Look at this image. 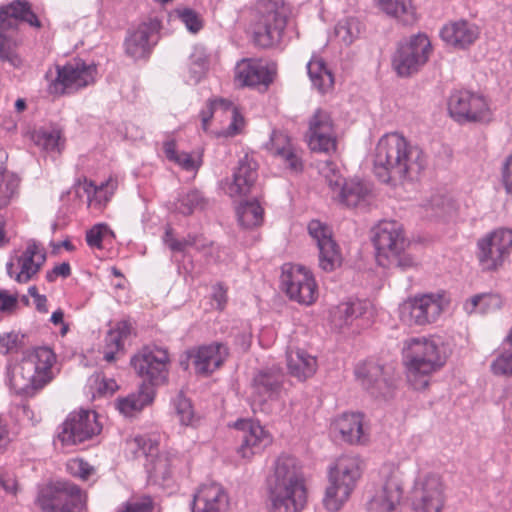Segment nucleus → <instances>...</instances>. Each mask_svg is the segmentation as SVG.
Segmentation results:
<instances>
[{
  "mask_svg": "<svg viewBox=\"0 0 512 512\" xmlns=\"http://www.w3.org/2000/svg\"><path fill=\"white\" fill-rule=\"evenodd\" d=\"M308 146L313 152L330 153L336 150V136L330 114L317 109L309 120Z\"/></svg>",
  "mask_w": 512,
  "mask_h": 512,
  "instance_id": "23",
  "label": "nucleus"
},
{
  "mask_svg": "<svg viewBox=\"0 0 512 512\" xmlns=\"http://www.w3.org/2000/svg\"><path fill=\"white\" fill-rule=\"evenodd\" d=\"M61 137V131L59 129H41L36 132L34 141L46 151L60 152L63 147Z\"/></svg>",
  "mask_w": 512,
  "mask_h": 512,
  "instance_id": "46",
  "label": "nucleus"
},
{
  "mask_svg": "<svg viewBox=\"0 0 512 512\" xmlns=\"http://www.w3.org/2000/svg\"><path fill=\"white\" fill-rule=\"evenodd\" d=\"M421 148L412 145L397 132L382 136L376 146L374 174L383 183L392 186L412 181L425 168Z\"/></svg>",
  "mask_w": 512,
  "mask_h": 512,
  "instance_id": "1",
  "label": "nucleus"
},
{
  "mask_svg": "<svg viewBox=\"0 0 512 512\" xmlns=\"http://www.w3.org/2000/svg\"><path fill=\"white\" fill-rule=\"evenodd\" d=\"M46 260V253L35 241L27 244L25 251L18 258L20 271L15 274L19 283L28 282L41 268Z\"/></svg>",
  "mask_w": 512,
  "mask_h": 512,
  "instance_id": "33",
  "label": "nucleus"
},
{
  "mask_svg": "<svg viewBox=\"0 0 512 512\" xmlns=\"http://www.w3.org/2000/svg\"><path fill=\"white\" fill-rule=\"evenodd\" d=\"M286 361L289 374L301 382L312 377L317 370L316 358L300 348H289Z\"/></svg>",
  "mask_w": 512,
  "mask_h": 512,
  "instance_id": "34",
  "label": "nucleus"
},
{
  "mask_svg": "<svg viewBox=\"0 0 512 512\" xmlns=\"http://www.w3.org/2000/svg\"><path fill=\"white\" fill-rule=\"evenodd\" d=\"M20 23H27L34 28L41 27V22L33 12L29 1L13 0L0 6V59L14 68L22 64L21 58L13 49Z\"/></svg>",
  "mask_w": 512,
  "mask_h": 512,
  "instance_id": "7",
  "label": "nucleus"
},
{
  "mask_svg": "<svg viewBox=\"0 0 512 512\" xmlns=\"http://www.w3.org/2000/svg\"><path fill=\"white\" fill-rule=\"evenodd\" d=\"M403 358L407 366L408 380L414 389H425L428 376L446 362V355L438 341L430 338H410L403 346Z\"/></svg>",
  "mask_w": 512,
  "mask_h": 512,
  "instance_id": "5",
  "label": "nucleus"
},
{
  "mask_svg": "<svg viewBox=\"0 0 512 512\" xmlns=\"http://www.w3.org/2000/svg\"><path fill=\"white\" fill-rule=\"evenodd\" d=\"M332 429L349 444H363L368 439L364 431L361 413H343L334 420Z\"/></svg>",
  "mask_w": 512,
  "mask_h": 512,
  "instance_id": "31",
  "label": "nucleus"
},
{
  "mask_svg": "<svg viewBox=\"0 0 512 512\" xmlns=\"http://www.w3.org/2000/svg\"><path fill=\"white\" fill-rule=\"evenodd\" d=\"M503 350L497 355L490 365V370L497 376L512 375V348L503 345Z\"/></svg>",
  "mask_w": 512,
  "mask_h": 512,
  "instance_id": "48",
  "label": "nucleus"
},
{
  "mask_svg": "<svg viewBox=\"0 0 512 512\" xmlns=\"http://www.w3.org/2000/svg\"><path fill=\"white\" fill-rule=\"evenodd\" d=\"M411 499L416 511L440 512L445 501L444 485L440 476L428 473L416 478Z\"/></svg>",
  "mask_w": 512,
  "mask_h": 512,
  "instance_id": "17",
  "label": "nucleus"
},
{
  "mask_svg": "<svg viewBox=\"0 0 512 512\" xmlns=\"http://www.w3.org/2000/svg\"><path fill=\"white\" fill-rule=\"evenodd\" d=\"M431 52L432 45L427 35H412L398 44L392 56V66L397 75L411 76L428 62Z\"/></svg>",
  "mask_w": 512,
  "mask_h": 512,
  "instance_id": "10",
  "label": "nucleus"
},
{
  "mask_svg": "<svg viewBox=\"0 0 512 512\" xmlns=\"http://www.w3.org/2000/svg\"><path fill=\"white\" fill-rule=\"evenodd\" d=\"M325 181L333 193V198L338 194L344 181H347L342 177L336 166L332 162H326L322 168Z\"/></svg>",
  "mask_w": 512,
  "mask_h": 512,
  "instance_id": "50",
  "label": "nucleus"
},
{
  "mask_svg": "<svg viewBox=\"0 0 512 512\" xmlns=\"http://www.w3.org/2000/svg\"><path fill=\"white\" fill-rule=\"evenodd\" d=\"M173 460L167 454H160L152 461L151 473L157 478L167 480L172 474Z\"/></svg>",
  "mask_w": 512,
  "mask_h": 512,
  "instance_id": "55",
  "label": "nucleus"
},
{
  "mask_svg": "<svg viewBox=\"0 0 512 512\" xmlns=\"http://www.w3.org/2000/svg\"><path fill=\"white\" fill-rule=\"evenodd\" d=\"M174 405L180 423L186 426L192 425L194 421V411L191 401L182 395H178Z\"/></svg>",
  "mask_w": 512,
  "mask_h": 512,
  "instance_id": "53",
  "label": "nucleus"
},
{
  "mask_svg": "<svg viewBox=\"0 0 512 512\" xmlns=\"http://www.w3.org/2000/svg\"><path fill=\"white\" fill-rule=\"evenodd\" d=\"M199 236L188 235L182 240H173L171 242V250L173 252H184L187 247H195L197 250H201L206 247L204 242L199 243Z\"/></svg>",
  "mask_w": 512,
  "mask_h": 512,
  "instance_id": "58",
  "label": "nucleus"
},
{
  "mask_svg": "<svg viewBox=\"0 0 512 512\" xmlns=\"http://www.w3.org/2000/svg\"><path fill=\"white\" fill-rule=\"evenodd\" d=\"M371 192L372 185L369 182L353 178L343 182L335 199L347 207H357L367 202Z\"/></svg>",
  "mask_w": 512,
  "mask_h": 512,
  "instance_id": "35",
  "label": "nucleus"
},
{
  "mask_svg": "<svg viewBox=\"0 0 512 512\" xmlns=\"http://www.w3.org/2000/svg\"><path fill=\"white\" fill-rule=\"evenodd\" d=\"M265 147L272 155L280 157L292 171L299 172L302 170V161L295 153L287 134L281 131H273Z\"/></svg>",
  "mask_w": 512,
  "mask_h": 512,
  "instance_id": "32",
  "label": "nucleus"
},
{
  "mask_svg": "<svg viewBox=\"0 0 512 512\" xmlns=\"http://www.w3.org/2000/svg\"><path fill=\"white\" fill-rule=\"evenodd\" d=\"M163 149L167 159L177 163L184 170L193 171L199 167L191 154L186 152H178L176 150V143L173 140L164 142Z\"/></svg>",
  "mask_w": 512,
  "mask_h": 512,
  "instance_id": "45",
  "label": "nucleus"
},
{
  "mask_svg": "<svg viewBox=\"0 0 512 512\" xmlns=\"http://www.w3.org/2000/svg\"><path fill=\"white\" fill-rule=\"evenodd\" d=\"M372 242L376 251V261L380 266L395 267L402 271L416 266V260L406 251L409 241L399 222H380L373 229Z\"/></svg>",
  "mask_w": 512,
  "mask_h": 512,
  "instance_id": "6",
  "label": "nucleus"
},
{
  "mask_svg": "<svg viewBox=\"0 0 512 512\" xmlns=\"http://www.w3.org/2000/svg\"><path fill=\"white\" fill-rule=\"evenodd\" d=\"M367 303L361 301L341 303L331 312V321L337 328L351 324L365 314Z\"/></svg>",
  "mask_w": 512,
  "mask_h": 512,
  "instance_id": "38",
  "label": "nucleus"
},
{
  "mask_svg": "<svg viewBox=\"0 0 512 512\" xmlns=\"http://www.w3.org/2000/svg\"><path fill=\"white\" fill-rule=\"evenodd\" d=\"M97 66L82 59H73L57 67V77L49 85L52 94H73L95 83Z\"/></svg>",
  "mask_w": 512,
  "mask_h": 512,
  "instance_id": "11",
  "label": "nucleus"
},
{
  "mask_svg": "<svg viewBox=\"0 0 512 512\" xmlns=\"http://www.w3.org/2000/svg\"><path fill=\"white\" fill-rule=\"evenodd\" d=\"M448 112L458 123H488L492 112L485 98L468 90L451 93L448 99Z\"/></svg>",
  "mask_w": 512,
  "mask_h": 512,
  "instance_id": "12",
  "label": "nucleus"
},
{
  "mask_svg": "<svg viewBox=\"0 0 512 512\" xmlns=\"http://www.w3.org/2000/svg\"><path fill=\"white\" fill-rule=\"evenodd\" d=\"M378 6L386 14L397 18L404 25H410L415 21V9L411 0H376Z\"/></svg>",
  "mask_w": 512,
  "mask_h": 512,
  "instance_id": "40",
  "label": "nucleus"
},
{
  "mask_svg": "<svg viewBox=\"0 0 512 512\" xmlns=\"http://www.w3.org/2000/svg\"><path fill=\"white\" fill-rule=\"evenodd\" d=\"M287 296L300 304L310 305L317 298V285L310 271L302 265L285 266L281 276Z\"/></svg>",
  "mask_w": 512,
  "mask_h": 512,
  "instance_id": "18",
  "label": "nucleus"
},
{
  "mask_svg": "<svg viewBox=\"0 0 512 512\" xmlns=\"http://www.w3.org/2000/svg\"><path fill=\"white\" fill-rule=\"evenodd\" d=\"M257 169L258 164L253 156L245 154L240 158L233 173V180L228 185L227 194L235 197L250 193L258 177Z\"/></svg>",
  "mask_w": 512,
  "mask_h": 512,
  "instance_id": "29",
  "label": "nucleus"
},
{
  "mask_svg": "<svg viewBox=\"0 0 512 512\" xmlns=\"http://www.w3.org/2000/svg\"><path fill=\"white\" fill-rule=\"evenodd\" d=\"M384 483L381 489L372 497L371 506L377 512H392L399 504L403 489L400 472L388 466L381 470Z\"/></svg>",
  "mask_w": 512,
  "mask_h": 512,
  "instance_id": "25",
  "label": "nucleus"
},
{
  "mask_svg": "<svg viewBox=\"0 0 512 512\" xmlns=\"http://www.w3.org/2000/svg\"><path fill=\"white\" fill-rule=\"evenodd\" d=\"M236 215L241 227L252 229L262 224L264 210L257 200L242 201L236 208Z\"/></svg>",
  "mask_w": 512,
  "mask_h": 512,
  "instance_id": "41",
  "label": "nucleus"
},
{
  "mask_svg": "<svg viewBox=\"0 0 512 512\" xmlns=\"http://www.w3.org/2000/svg\"><path fill=\"white\" fill-rule=\"evenodd\" d=\"M105 344L107 349L119 351L123 347V338L119 336V333L110 330L105 337Z\"/></svg>",
  "mask_w": 512,
  "mask_h": 512,
  "instance_id": "63",
  "label": "nucleus"
},
{
  "mask_svg": "<svg viewBox=\"0 0 512 512\" xmlns=\"http://www.w3.org/2000/svg\"><path fill=\"white\" fill-rule=\"evenodd\" d=\"M17 306V297L6 291H0V312H10Z\"/></svg>",
  "mask_w": 512,
  "mask_h": 512,
  "instance_id": "62",
  "label": "nucleus"
},
{
  "mask_svg": "<svg viewBox=\"0 0 512 512\" xmlns=\"http://www.w3.org/2000/svg\"><path fill=\"white\" fill-rule=\"evenodd\" d=\"M160 29L161 21L158 18L141 23L125 39L126 54L135 60L149 57L159 40Z\"/></svg>",
  "mask_w": 512,
  "mask_h": 512,
  "instance_id": "22",
  "label": "nucleus"
},
{
  "mask_svg": "<svg viewBox=\"0 0 512 512\" xmlns=\"http://www.w3.org/2000/svg\"><path fill=\"white\" fill-rule=\"evenodd\" d=\"M106 187L107 185L104 184L96 186L93 182L85 181L83 189L88 196L90 204L95 202L99 206H102L110 200L111 194H108Z\"/></svg>",
  "mask_w": 512,
  "mask_h": 512,
  "instance_id": "54",
  "label": "nucleus"
},
{
  "mask_svg": "<svg viewBox=\"0 0 512 512\" xmlns=\"http://www.w3.org/2000/svg\"><path fill=\"white\" fill-rule=\"evenodd\" d=\"M441 294H422L409 298L400 305L401 320L408 325L424 326L435 322L444 310Z\"/></svg>",
  "mask_w": 512,
  "mask_h": 512,
  "instance_id": "14",
  "label": "nucleus"
},
{
  "mask_svg": "<svg viewBox=\"0 0 512 512\" xmlns=\"http://www.w3.org/2000/svg\"><path fill=\"white\" fill-rule=\"evenodd\" d=\"M307 72L312 87L319 93L325 94L332 89L334 76L322 58L312 57L307 63Z\"/></svg>",
  "mask_w": 512,
  "mask_h": 512,
  "instance_id": "36",
  "label": "nucleus"
},
{
  "mask_svg": "<svg viewBox=\"0 0 512 512\" xmlns=\"http://www.w3.org/2000/svg\"><path fill=\"white\" fill-rule=\"evenodd\" d=\"M136 373L152 386L162 385L168 379L169 355L160 347H144L130 361Z\"/></svg>",
  "mask_w": 512,
  "mask_h": 512,
  "instance_id": "15",
  "label": "nucleus"
},
{
  "mask_svg": "<svg viewBox=\"0 0 512 512\" xmlns=\"http://www.w3.org/2000/svg\"><path fill=\"white\" fill-rule=\"evenodd\" d=\"M223 112H230L231 113V123L228 126V133L230 135H235L240 132L241 128L244 124V118L238 111L237 107L233 105L231 102V107L227 108L226 110H223Z\"/></svg>",
  "mask_w": 512,
  "mask_h": 512,
  "instance_id": "60",
  "label": "nucleus"
},
{
  "mask_svg": "<svg viewBox=\"0 0 512 512\" xmlns=\"http://www.w3.org/2000/svg\"><path fill=\"white\" fill-rule=\"evenodd\" d=\"M56 355L49 347H35L24 352L19 365L9 374L11 388L25 396H33L54 378L52 366Z\"/></svg>",
  "mask_w": 512,
  "mask_h": 512,
  "instance_id": "4",
  "label": "nucleus"
},
{
  "mask_svg": "<svg viewBox=\"0 0 512 512\" xmlns=\"http://www.w3.org/2000/svg\"><path fill=\"white\" fill-rule=\"evenodd\" d=\"M206 200L199 190L193 189L179 196L176 210L183 215H190L197 209H203Z\"/></svg>",
  "mask_w": 512,
  "mask_h": 512,
  "instance_id": "44",
  "label": "nucleus"
},
{
  "mask_svg": "<svg viewBox=\"0 0 512 512\" xmlns=\"http://www.w3.org/2000/svg\"><path fill=\"white\" fill-rule=\"evenodd\" d=\"M174 12L190 32L197 33L202 28L201 18L193 9L183 7L176 9Z\"/></svg>",
  "mask_w": 512,
  "mask_h": 512,
  "instance_id": "52",
  "label": "nucleus"
},
{
  "mask_svg": "<svg viewBox=\"0 0 512 512\" xmlns=\"http://www.w3.org/2000/svg\"><path fill=\"white\" fill-rule=\"evenodd\" d=\"M67 471L74 477L82 480H88L96 473L95 467L90 465L87 461L75 458L71 459L66 464Z\"/></svg>",
  "mask_w": 512,
  "mask_h": 512,
  "instance_id": "51",
  "label": "nucleus"
},
{
  "mask_svg": "<svg viewBox=\"0 0 512 512\" xmlns=\"http://www.w3.org/2000/svg\"><path fill=\"white\" fill-rule=\"evenodd\" d=\"M228 496L220 484L208 483L200 486L192 501V512H226Z\"/></svg>",
  "mask_w": 512,
  "mask_h": 512,
  "instance_id": "27",
  "label": "nucleus"
},
{
  "mask_svg": "<svg viewBox=\"0 0 512 512\" xmlns=\"http://www.w3.org/2000/svg\"><path fill=\"white\" fill-rule=\"evenodd\" d=\"M361 460L355 455L338 458L330 469V485L326 489L324 505L329 511H338L348 499L357 481L361 477Z\"/></svg>",
  "mask_w": 512,
  "mask_h": 512,
  "instance_id": "8",
  "label": "nucleus"
},
{
  "mask_svg": "<svg viewBox=\"0 0 512 512\" xmlns=\"http://www.w3.org/2000/svg\"><path fill=\"white\" fill-rule=\"evenodd\" d=\"M289 15L290 8L283 0H258L248 12V30L254 45L260 48L278 45Z\"/></svg>",
  "mask_w": 512,
  "mask_h": 512,
  "instance_id": "3",
  "label": "nucleus"
},
{
  "mask_svg": "<svg viewBox=\"0 0 512 512\" xmlns=\"http://www.w3.org/2000/svg\"><path fill=\"white\" fill-rule=\"evenodd\" d=\"M284 381L285 374L279 366L259 369L251 381L252 400L260 405L278 400L284 389Z\"/></svg>",
  "mask_w": 512,
  "mask_h": 512,
  "instance_id": "20",
  "label": "nucleus"
},
{
  "mask_svg": "<svg viewBox=\"0 0 512 512\" xmlns=\"http://www.w3.org/2000/svg\"><path fill=\"white\" fill-rule=\"evenodd\" d=\"M503 350L497 355L490 365V370L497 376L512 375V348L503 345Z\"/></svg>",
  "mask_w": 512,
  "mask_h": 512,
  "instance_id": "47",
  "label": "nucleus"
},
{
  "mask_svg": "<svg viewBox=\"0 0 512 512\" xmlns=\"http://www.w3.org/2000/svg\"><path fill=\"white\" fill-rule=\"evenodd\" d=\"M153 399L154 390L150 386L143 384L138 393H132L127 397L118 399L116 407L123 415L131 416L133 413L141 411L145 406L152 403Z\"/></svg>",
  "mask_w": 512,
  "mask_h": 512,
  "instance_id": "37",
  "label": "nucleus"
},
{
  "mask_svg": "<svg viewBox=\"0 0 512 512\" xmlns=\"http://www.w3.org/2000/svg\"><path fill=\"white\" fill-rule=\"evenodd\" d=\"M107 226L104 224H97L93 226L86 233V242L92 248H101L104 231H107Z\"/></svg>",
  "mask_w": 512,
  "mask_h": 512,
  "instance_id": "59",
  "label": "nucleus"
},
{
  "mask_svg": "<svg viewBox=\"0 0 512 512\" xmlns=\"http://www.w3.org/2000/svg\"><path fill=\"white\" fill-rule=\"evenodd\" d=\"M309 235L315 240L319 249V266L327 272L341 265V254L338 245L332 238L330 228L319 220H311L308 224Z\"/></svg>",
  "mask_w": 512,
  "mask_h": 512,
  "instance_id": "24",
  "label": "nucleus"
},
{
  "mask_svg": "<svg viewBox=\"0 0 512 512\" xmlns=\"http://www.w3.org/2000/svg\"><path fill=\"white\" fill-rule=\"evenodd\" d=\"M479 28L474 23L460 19L444 25L440 31L441 39L455 49H466L478 39Z\"/></svg>",
  "mask_w": 512,
  "mask_h": 512,
  "instance_id": "28",
  "label": "nucleus"
},
{
  "mask_svg": "<svg viewBox=\"0 0 512 512\" xmlns=\"http://www.w3.org/2000/svg\"><path fill=\"white\" fill-rule=\"evenodd\" d=\"M0 489H3L6 493L15 495L18 489L16 479L12 476L0 475Z\"/></svg>",
  "mask_w": 512,
  "mask_h": 512,
  "instance_id": "64",
  "label": "nucleus"
},
{
  "mask_svg": "<svg viewBox=\"0 0 512 512\" xmlns=\"http://www.w3.org/2000/svg\"><path fill=\"white\" fill-rule=\"evenodd\" d=\"M512 230L499 228L477 242V260L482 271H495L510 255Z\"/></svg>",
  "mask_w": 512,
  "mask_h": 512,
  "instance_id": "13",
  "label": "nucleus"
},
{
  "mask_svg": "<svg viewBox=\"0 0 512 512\" xmlns=\"http://www.w3.org/2000/svg\"><path fill=\"white\" fill-rule=\"evenodd\" d=\"M23 334L17 332L0 333V352L9 354L18 352L24 346Z\"/></svg>",
  "mask_w": 512,
  "mask_h": 512,
  "instance_id": "49",
  "label": "nucleus"
},
{
  "mask_svg": "<svg viewBox=\"0 0 512 512\" xmlns=\"http://www.w3.org/2000/svg\"><path fill=\"white\" fill-rule=\"evenodd\" d=\"M361 30L362 25L357 18L347 17L336 24L334 33L339 41L348 46L359 37Z\"/></svg>",
  "mask_w": 512,
  "mask_h": 512,
  "instance_id": "43",
  "label": "nucleus"
},
{
  "mask_svg": "<svg viewBox=\"0 0 512 512\" xmlns=\"http://www.w3.org/2000/svg\"><path fill=\"white\" fill-rule=\"evenodd\" d=\"M35 504L42 512H81L86 505V495L76 484L58 481L41 487Z\"/></svg>",
  "mask_w": 512,
  "mask_h": 512,
  "instance_id": "9",
  "label": "nucleus"
},
{
  "mask_svg": "<svg viewBox=\"0 0 512 512\" xmlns=\"http://www.w3.org/2000/svg\"><path fill=\"white\" fill-rule=\"evenodd\" d=\"M102 427L97 414L90 410L73 411L60 426L58 439L63 445H77L98 435Z\"/></svg>",
  "mask_w": 512,
  "mask_h": 512,
  "instance_id": "16",
  "label": "nucleus"
},
{
  "mask_svg": "<svg viewBox=\"0 0 512 512\" xmlns=\"http://www.w3.org/2000/svg\"><path fill=\"white\" fill-rule=\"evenodd\" d=\"M271 512H301L307 503L305 479L296 458H277L273 473L267 479Z\"/></svg>",
  "mask_w": 512,
  "mask_h": 512,
  "instance_id": "2",
  "label": "nucleus"
},
{
  "mask_svg": "<svg viewBox=\"0 0 512 512\" xmlns=\"http://www.w3.org/2000/svg\"><path fill=\"white\" fill-rule=\"evenodd\" d=\"M235 428L240 440L237 453L243 459H251L272 443V436L259 422L241 419L235 423Z\"/></svg>",
  "mask_w": 512,
  "mask_h": 512,
  "instance_id": "21",
  "label": "nucleus"
},
{
  "mask_svg": "<svg viewBox=\"0 0 512 512\" xmlns=\"http://www.w3.org/2000/svg\"><path fill=\"white\" fill-rule=\"evenodd\" d=\"M235 78L242 86L267 87L273 81L272 72L260 61L242 59L235 68Z\"/></svg>",
  "mask_w": 512,
  "mask_h": 512,
  "instance_id": "30",
  "label": "nucleus"
},
{
  "mask_svg": "<svg viewBox=\"0 0 512 512\" xmlns=\"http://www.w3.org/2000/svg\"><path fill=\"white\" fill-rule=\"evenodd\" d=\"M153 500L149 496H145L139 500L128 501L122 504L117 512H153Z\"/></svg>",
  "mask_w": 512,
  "mask_h": 512,
  "instance_id": "57",
  "label": "nucleus"
},
{
  "mask_svg": "<svg viewBox=\"0 0 512 512\" xmlns=\"http://www.w3.org/2000/svg\"><path fill=\"white\" fill-rule=\"evenodd\" d=\"M503 305L502 298L498 294H479L466 300L463 305L468 314H488L498 311Z\"/></svg>",
  "mask_w": 512,
  "mask_h": 512,
  "instance_id": "42",
  "label": "nucleus"
},
{
  "mask_svg": "<svg viewBox=\"0 0 512 512\" xmlns=\"http://www.w3.org/2000/svg\"><path fill=\"white\" fill-rule=\"evenodd\" d=\"M502 183L508 194H512V154L506 159L502 167Z\"/></svg>",
  "mask_w": 512,
  "mask_h": 512,
  "instance_id": "61",
  "label": "nucleus"
},
{
  "mask_svg": "<svg viewBox=\"0 0 512 512\" xmlns=\"http://www.w3.org/2000/svg\"><path fill=\"white\" fill-rule=\"evenodd\" d=\"M229 107H231V102L226 99L217 98L210 100L208 102L207 108L205 110H202L201 112L203 129L207 130L208 122L210 121L214 113L226 110Z\"/></svg>",
  "mask_w": 512,
  "mask_h": 512,
  "instance_id": "56",
  "label": "nucleus"
},
{
  "mask_svg": "<svg viewBox=\"0 0 512 512\" xmlns=\"http://www.w3.org/2000/svg\"><path fill=\"white\" fill-rule=\"evenodd\" d=\"M355 375L364 389L374 397H390L395 387L392 367L366 361L355 368Z\"/></svg>",
  "mask_w": 512,
  "mask_h": 512,
  "instance_id": "19",
  "label": "nucleus"
},
{
  "mask_svg": "<svg viewBox=\"0 0 512 512\" xmlns=\"http://www.w3.org/2000/svg\"><path fill=\"white\" fill-rule=\"evenodd\" d=\"M7 153L0 149V209L9 205L16 196L19 180L7 171L5 160Z\"/></svg>",
  "mask_w": 512,
  "mask_h": 512,
  "instance_id": "39",
  "label": "nucleus"
},
{
  "mask_svg": "<svg viewBox=\"0 0 512 512\" xmlns=\"http://www.w3.org/2000/svg\"><path fill=\"white\" fill-rule=\"evenodd\" d=\"M188 356L196 374L208 376L223 365L228 348L223 343L213 342L190 350Z\"/></svg>",
  "mask_w": 512,
  "mask_h": 512,
  "instance_id": "26",
  "label": "nucleus"
}]
</instances>
